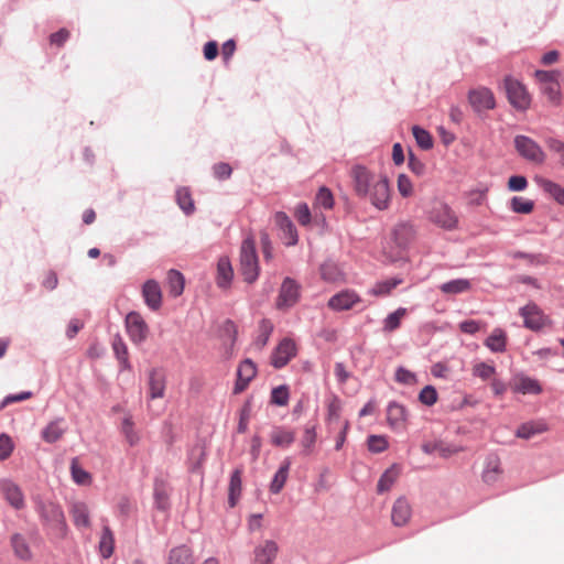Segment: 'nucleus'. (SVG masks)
Listing matches in <instances>:
<instances>
[{"label":"nucleus","mask_w":564,"mask_h":564,"mask_svg":"<svg viewBox=\"0 0 564 564\" xmlns=\"http://www.w3.org/2000/svg\"><path fill=\"white\" fill-rule=\"evenodd\" d=\"M350 176L358 197L368 200L378 210L389 208L391 192L387 176L376 174L362 165L354 166Z\"/></svg>","instance_id":"f257e3e1"},{"label":"nucleus","mask_w":564,"mask_h":564,"mask_svg":"<svg viewBox=\"0 0 564 564\" xmlns=\"http://www.w3.org/2000/svg\"><path fill=\"white\" fill-rule=\"evenodd\" d=\"M36 510L44 525L55 538L64 539L67 535L68 527L59 505L52 501H40L36 505Z\"/></svg>","instance_id":"f03ea898"},{"label":"nucleus","mask_w":564,"mask_h":564,"mask_svg":"<svg viewBox=\"0 0 564 564\" xmlns=\"http://www.w3.org/2000/svg\"><path fill=\"white\" fill-rule=\"evenodd\" d=\"M240 270L246 282L252 283L258 279L259 263L256 251V243L252 237L245 238L241 243Z\"/></svg>","instance_id":"7ed1b4c3"},{"label":"nucleus","mask_w":564,"mask_h":564,"mask_svg":"<svg viewBox=\"0 0 564 564\" xmlns=\"http://www.w3.org/2000/svg\"><path fill=\"white\" fill-rule=\"evenodd\" d=\"M534 77L541 85V93L547 98V100L553 105H560L562 97L561 85L558 80L561 77V72L557 69H538L534 72Z\"/></svg>","instance_id":"20e7f679"},{"label":"nucleus","mask_w":564,"mask_h":564,"mask_svg":"<svg viewBox=\"0 0 564 564\" xmlns=\"http://www.w3.org/2000/svg\"><path fill=\"white\" fill-rule=\"evenodd\" d=\"M0 494L3 500L14 510L25 508L26 499L21 486L10 477L0 478Z\"/></svg>","instance_id":"39448f33"},{"label":"nucleus","mask_w":564,"mask_h":564,"mask_svg":"<svg viewBox=\"0 0 564 564\" xmlns=\"http://www.w3.org/2000/svg\"><path fill=\"white\" fill-rule=\"evenodd\" d=\"M505 89L509 102L518 110H527L531 104V97L525 86L513 77H506Z\"/></svg>","instance_id":"423d86ee"},{"label":"nucleus","mask_w":564,"mask_h":564,"mask_svg":"<svg viewBox=\"0 0 564 564\" xmlns=\"http://www.w3.org/2000/svg\"><path fill=\"white\" fill-rule=\"evenodd\" d=\"M514 147L518 153L530 162L542 164L545 161L546 155L542 148L529 137L517 135L514 138Z\"/></svg>","instance_id":"0eeeda50"},{"label":"nucleus","mask_w":564,"mask_h":564,"mask_svg":"<svg viewBox=\"0 0 564 564\" xmlns=\"http://www.w3.org/2000/svg\"><path fill=\"white\" fill-rule=\"evenodd\" d=\"M519 313L523 317L524 327L531 330L538 332L551 325L550 317L535 303L527 304Z\"/></svg>","instance_id":"6e6552de"},{"label":"nucleus","mask_w":564,"mask_h":564,"mask_svg":"<svg viewBox=\"0 0 564 564\" xmlns=\"http://www.w3.org/2000/svg\"><path fill=\"white\" fill-rule=\"evenodd\" d=\"M124 324L129 338L133 344L140 345L147 339L149 327L140 313L134 311L128 313Z\"/></svg>","instance_id":"1a4fd4ad"},{"label":"nucleus","mask_w":564,"mask_h":564,"mask_svg":"<svg viewBox=\"0 0 564 564\" xmlns=\"http://www.w3.org/2000/svg\"><path fill=\"white\" fill-rule=\"evenodd\" d=\"M430 220L436 226L453 230L457 227L458 218L454 210L445 203H437L430 212Z\"/></svg>","instance_id":"9d476101"},{"label":"nucleus","mask_w":564,"mask_h":564,"mask_svg":"<svg viewBox=\"0 0 564 564\" xmlns=\"http://www.w3.org/2000/svg\"><path fill=\"white\" fill-rule=\"evenodd\" d=\"M300 299V285L291 278L284 279L276 300L280 310H288L294 306Z\"/></svg>","instance_id":"9b49d317"},{"label":"nucleus","mask_w":564,"mask_h":564,"mask_svg":"<svg viewBox=\"0 0 564 564\" xmlns=\"http://www.w3.org/2000/svg\"><path fill=\"white\" fill-rule=\"evenodd\" d=\"M470 106L476 112L494 109L496 106L494 94L486 87L473 89L468 94Z\"/></svg>","instance_id":"f8f14e48"},{"label":"nucleus","mask_w":564,"mask_h":564,"mask_svg":"<svg viewBox=\"0 0 564 564\" xmlns=\"http://www.w3.org/2000/svg\"><path fill=\"white\" fill-rule=\"evenodd\" d=\"M296 355V345L290 338L282 339L271 356V364L274 368L284 367Z\"/></svg>","instance_id":"ddd939ff"},{"label":"nucleus","mask_w":564,"mask_h":564,"mask_svg":"<svg viewBox=\"0 0 564 564\" xmlns=\"http://www.w3.org/2000/svg\"><path fill=\"white\" fill-rule=\"evenodd\" d=\"M360 296L352 290H343L328 300V307L333 311L340 312L352 308L360 303Z\"/></svg>","instance_id":"4468645a"},{"label":"nucleus","mask_w":564,"mask_h":564,"mask_svg":"<svg viewBox=\"0 0 564 564\" xmlns=\"http://www.w3.org/2000/svg\"><path fill=\"white\" fill-rule=\"evenodd\" d=\"M257 375V367L251 359H245L237 369V380L234 387V393H241Z\"/></svg>","instance_id":"2eb2a0df"},{"label":"nucleus","mask_w":564,"mask_h":564,"mask_svg":"<svg viewBox=\"0 0 564 564\" xmlns=\"http://www.w3.org/2000/svg\"><path fill=\"white\" fill-rule=\"evenodd\" d=\"M387 421L392 430L403 431L408 421V411L405 406L395 401L389 402L387 406Z\"/></svg>","instance_id":"dca6fc26"},{"label":"nucleus","mask_w":564,"mask_h":564,"mask_svg":"<svg viewBox=\"0 0 564 564\" xmlns=\"http://www.w3.org/2000/svg\"><path fill=\"white\" fill-rule=\"evenodd\" d=\"M142 297L150 310L158 311L162 305L160 284L155 280L145 281L142 286Z\"/></svg>","instance_id":"f3484780"},{"label":"nucleus","mask_w":564,"mask_h":564,"mask_svg":"<svg viewBox=\"0 0 564 564\" xmlns=\"http://www.w3.org/2000/svg\"><path fill=\"white\" fill-rule=\"evenodd\" d=\"M279 546L273 540H264L253 551L254 564H272L276 557Z\"/></svg>","instance_id":"a211bd4d"},{"label":"nucleus","mask_w":564,"mask_h":564,"mask_svg":"<svg viewBox=\"0 0 564 564\" xmlns=\"http://www.w3.org/2000/svg\"><path fill=\"white\" fill-rule=\"evenodd\" d=\"M67 431V424L63 417L51 421L41 432V437L48 444L59 441Z\"/></svg>","instance_id":"6ab92c4d"},{"label":"nucleus","mask_w":564,"mask_h":564,"mask_svg":"<svg viewBox=\"0 0 564 564\" xmlns=\"http://www.w3.org/2000/svg\"><path fill=\"white\" fill-rule=\"evenodd\" d=\"M149 397L150 399H161L164 397L166 378L162 370L151 369L149 371Z\"/></svg>","instance_id":"aec40b11"},{"label":"nucleus","mask_w":564,"mask_h":564,"mask_svg":"<svg viewBox=\"0 0 564 564\" xmlns=\"http://www.w3.org/2000/svg\"><path fill=\"white\" fill-rule=\"evenodd\" d=\"M412 516V508L404 497H399L392 507L391 519L394 525L402 527Z\"/></svg>","instance_id":"412c9836"},{"label":"nucleus","mask_w":564,"mask_h":564,"mask_svg":"<svg viewBox=\"0 0 564 564\" xmlns=\"http://www.w3.org/2000/svg\"><path fill=\"white\" fill-rule=\"evenodd\" d=\"M10 545L15 557L22 561L32 558V550L26 536L20 532H14L10 536Z\"/></svg>","instance_id":"4be33fe9"},{"label":"nucleus","mask_w":564,"mask_h":564,"mask_svg":"<svg viewBox=\"0 0 564 564\" xmlns=\"http://www.w3.org/2000/svg\"><path fill=\"white\" fill-rule=\"evenodd\" d=\"M511 388L514 392L522 394H539L542 391L538 380L524 375L516 376L513 378Z\"/></svg>","instance_id":"5701e85b"},{"label":"nucleus","mask_w":564,"mask_h":564,"mask_svg":"<svg viewBox=\"0 0 564 564\" xmlns=\"http://www.w3.org/2000/svg\"><path fill=\"white\" fill-rule=\"evenodd\" d=\"M69 513L72 516L75 527L78 529L90 528V516L88 506L83 501H75L72 503Z\"/></svg>","instance_id":"b1692460"},{"label":"nucleus","mask_w":564,"mask_h":564,"mask_svg":"<svg viewBox=\"0 0 564 564\" xmlns=\"http://www.w3.org/2000/svg\"><path fill=\"white\" fill-rule=\"evenodd\" d=\"M234 278V270L228 257L219 258L217 262L216 283L220 289H228Z\"/></svg>","instance_id":"393cba45"},{"label":"nucleus","mask_w":564,"mask_h":564,"mask_svg":"<svg viewBox=\"0 0 564 564\" xmlns=\"http://www.w3.org/2000/svg\"><path fill=\"white\" fill-rule=\"evenodd\" d=\"M271 443L278 447H289L295 440V433L283 426H275L270 433Z\"/></svg>","instance_id":"a878e982"},{"label":"nucleus","mask_w":564,"mask_h":564,"mask_svg":"<svg viewBox=\"0 0 564 564\" xmlns=\"http://www.w3.org/2000/svg\"><path fill=\"white\" fill-rule=\"evenodd\" d=\"M547 431V424L544 421H530L519 426L516 435L520 438L530 440L531 437Z\"/></svg>","instance_id":"bb28decb"},{"label":"nucleus","mask_w":564,"mask_h":564,"mask_svg":"<svg viewBox=\"0 0 564 564\" xmlns=\"http://www.w3.org/2000/svg\"><path fill=\"white\" fill-rule=\"evenodd\" d=\"M484 344L492 352H503L507 347V334L501 328H495Z\"/></svg>","instance_id":"cd10ccee"},{"label":"nucleus","mask_w":564,"mask_h":564,"mask_svg":"<svg viewBox=\"0 0 564 564\" xmlns=\"http://www.w3.org/2000/svg\"><path fill=\"white\" fill-rule=\"evenodd\" d=\"M422 451L425 454L438 453L440 456L448 458L459 452V448L454 445L445 444L444 442H426L422 445Z\"/></svg>","instance_id":"c85d7f7f"},{"label":"nucleus","mask_w":564,"mask_h":564,"mask_svg":"<svg viewBox=\"0 0 564 564\" xmlns=\"http://www.w3.org/2000/svg\"><path fill=\"white\" fill-rule=\"evenodd\" d=\"M291 467V459L285 458L281 466L279 467L278 471L275 473L271 484H270V491L272 494H279L282 488L284 487L288 477H289V470Z\"/></svg>","instance_id":"c756f323"},{"label":"nucleus","mask_w":564,"mask_h":564,"mask_svg":"<svg viewBox=\"0 0 564 564\" xmlns=\"http://www.w3.org/2000/svg\"><path fill=\"white\" fill-rule=\"evenodd\" d=\"M401 283V278H389L387 280L376 282L373 286L369 289L368 293L373 296H387Z\"/></svg>","instance_id":"7c9ffc66"},{"label":"nucleus","mask_w":564,"mask_h":564,"mask_svg":"<svg viewBox=\"0 0 564 564\" xmlns=\"http://www.w3.org/2000/svg\"><path fill=\"white\" fill-rule=\"evenodd\" d=\"M501 474L500 460L497 456L491 455L486 460V466L482 473V479L487 484L496 482Z\"/></svg>","instance_id":"2f4dec72"},{"label":"nucleus","mask_w":564,"mask_h":564,"mask_svg":"<svg viewBox=\"0 0 564 564\" xmlns=\"http://www.w3.org/2000/svg\"><path fill=\"white\" fill-rule=\"evenodd\" d=\"M115 549V538L113 533L109 527L105 525L102 528L101 536L99 540V552L104 558H109Z\"/></svg>","instance_id":"473e14b6"},{"label":"nucleus","mask_w":564,"mask_h":564,"mask_svg":"<svg viewBox=\"0 0 564 564\" xmlns=\"http://www.w3.org/2000/svg\"><path fill=\"white\" fill-rule=\"evenodd\" d=\"M538 184L545 193H547L558 204L564 206V187L553 181L545 178L538 180Z\"/></svg>","instance_id":"72a5a7b5"},{"label":"nucleus","mask_w":564,"mask_h":564,"mask_svg":"<svg viewBox=\"0 0 564 564\" xmlns=\"http://www.w3.org/2000/svg\"><path fill=\"white\" fill-rule=\"evenodd\" d=\"M399 467L393 465L390 468H388L380 477L377 490L378 492L382 494L391 489V487L394 485L399 477Z\"/></svg>","instance_id":"f704fd0d"},{"label":"nucleus","mask_w":564,"mask_h":564,"mask_svg":"<svg viewBox=\"0 0 564 564\" xmlns=\"http://www.w3.org/2000/svg\"><path fill=\"white\" fill-rule=\"evenodd\" d=\"M169 562L170 564H194L192 552L185 545L172 549L170 552Z\"/></svg>","instance_id":"c9c22d12"},{"label":"nucleus","mask_w":564,"mask_h":564,"mask_svg":"<svg viewBox=\"0 0 564 564\" xmlns=\"http://www.w3.org/2000/svg\"><path fill=\"white\" fill-rule=\"evenodd\" d=\"M70 475L74 482L79 486H88L91 484V475L80 467L77 458H73L70 462Z\"/></svg>","instance_id":"e433bc0d"},{"label":"nucleus","mask_w":564,"mask_h":564,"mask_svg":"<svg viewBox=\"0 0 564 564\" xmlns=\"http://www.w3.org/2000/svg\"><path fill=\"white\" fill-rule=\"evenodd\" d=\"M408 310L404 307H399L397 311L390 313L384 319H383V332L391 333L395 329H398L401 325L402 318L406 315Z\"/></svg>","instance_id":"4c0bfd02"},{"label":"nucleus","mask_w":564,"mask_h":564,"mask_svg":"<svg viewBox=\"0 0 564 564\" xmlns=\"http://www.w3.org/2000/svg\"><path fill=\"white\" fill-rule=\"evenodd\" d=\"M315 442H316V425L307 424L304 427L303 435L301 438V446L303 448L304 455H310L313 452Z\"/></svg>","instance_id":"58836bf2"},{"label":"nucleus","mask_w":564,"mask_h":564,"mask_svg":"<svg viewBox=\"0 0 564 564\" xmlns=\"http://www.w3.org/2000/svg\"><path fill=\"white\" fill-rule=\"evenodd\" d=\"M112 348L117 359L120 362L121 369H130V362L128 359V348L123 339L117 335L112 340Z\"/></svg>","instance_id":"ea45409f"},{"label":"nucleus","mask_w":564,"mask_h":564,"mask_svg":"<svg viewBox=\"0 0 564 564\" xmlns=\"http://www.w3.org/2000/svg\"><path fill=\"white\" fill-rule=\"evenodd\" d=\"M334 207V196L329 188L322 186L314 200V209H332Z\"/></svg>","instance_id":"a19ab883"},{"label":"nucleus","mask_w":564,"mask_h":564,"mask_svg":"<svg viewBox=\"0 0 564 564\" xmlns=\"http://www.w3.org/2000/svg\"><path fill=\"white\" fill-rule=\"evenodd\" d=\"M441 291L446 294H459L470 289V282L466 279H456L443 283L440 286Z\"/></svg>","instance_id":"79ce46f5"},{"label":"nucleus","mask_w":564,"mask_h":564,"mask_svg":"<svg viewBox=\"0 0 564 564\" xmlns=\"http://www.w3.org/2000/svg\"><path fill=\"white\" fill-rule=\"evenodd\" d=\"M241 495V471L236 469L230 477L229 482V505L235 507Z\"/></svg>","instance_id":"37998d69"},{"label":"nucleus","mask_w":564,"mask_h":564,"mask_svg":"<svg viewBox=\"0 0 564 564\" xmlns=\"http://www.w3.org/2000/svg\"><path fill=\"white\" fill-rule=\"evenodd\" d=\"M167 283L170 288V293L173 296H178L184 291V276L181 272L176 270H170L167 274Z\"/></svg>","instance_id":"c03bdc74"},{"label":"nucleus","mask_w":564,"mask_h":564,"mask_svg":"<svg viewBox=\"0 0 564 564\" xmlns=\"http://www.w3.org/2000/svg\"><path fill=\"white\" fill-rule=\"evenodd\" d=\"M413 236V228L408 224H400L393 230V237L398 246L405 247Z\"/></svg>","instance_id":"a18cd8bd"},{"label":"nucleus","mask_w":564,"mask_h":564,"mask_svg":"<svg viewBox=\"0 0 564 564\" xmlns=\"http://www.w3.org/2000/svg\"><path fill=\"white\" fill-rule=\"evenodd\" d=\"M176 200L180 208L186 214L189 215L194 212V203L191 196V193L187 188H180L176 192Z\"/></svg>","instance_id":"49530a36"},{"label":"nucleus","mask_w":564,"mask_h":564,"mask_svg":"<svg viewBox=\"0 0 564 564\" xmlns=\"http://www.w3.org/2000/svg\"><path fill=\"white\" fill-rule=\"evenodd\" d=\"M412 132L417 145L423 150H429L433 147V139L429 131L425 129L414 126Z\"/></svg>","instance_id":"de8ad7c7"},{"label":"nucleus","mask_w":564,"mask_h":564,"mask_svg":"<svg viewBox=\"0 0 564 564\" xmlns=\"http://www.w3.org/2000/svg\"><path fill=\"white\" fill-rule=\"evenodd\" d=\"M272 330H273V325L271 324V322H270V321H268V319H262V321L260 322V325H259V334H258V336H257V338H256V341H254V345H256L259 349L263 348V347L267 345V343H268V340H269V338H270V335H271Z\"/></svg>","instance_id":"09e8293b"},{"label":"nucleus","mask_w":564,"mask_h":564,"mask_svg":"<svg viewBox=\"0 0 564 564\" xmlns=\"http://www.w3.org/2000/svg\"><path fill=\"white\" fill-rule=\"evenodd\" d=\"M121 432L126 437V441L131 445H135L139 442V435L133 429V422L130 415L123 417L121 422Z\"/></svg>","instance_id":"8fccbe9b"},{"label":"nucleus","mask_w":564,"mask_h":564,"mask_svg":"<svg viewBox=\"0 0 564 564\" xmlns=\"http://www.w3.org/2000/svg\"><path fill=\"white\" fill-rule=\"evenodd\" d=\"M321 275L322 279L327 282H337L341 280V272L339 271L338 267L333 262H325L321 267Z\"/></svg>","instance_id":"3c124183"},{"label":"nucleus","mask_w":564,"mask_h":564,"mask_svg":"<svg viewBox=\"0 0 564 564\" xmlns=\"http://www.w3.org/2000/svg\"><path fill=\"white\" fill-rule=\"evenodd\" d=\"M289 399H290V392H289V388L285 384H282V386H279V387H275L272 389V391H271V403L272 404H275L279 406H284L289 403Z\"/></svg>","instance_id":"603ef678"},{"label":"nucleus","mask_w":564,"mask_h":564,"mask_svg":"<svg viewBox=\"0 0 564 564\" xmlns=\"http://www.w3.org/2000/svg\"><path fill=\"white\" fill-rule=\"evenodd\" d=\"M545 143L549 150L556 155L558 163L564 169V142L556 138H547Z\"/></svg>","instance_id":"864d4df0"},{"label":"nucleus","mask_w":564,"mask_h":564,"mask_svg":"<svg viewBox=\"0 0 564 564\" xmlns=\"http://www.w3.org/2000/svg\"><path fill=\"white\" fill-rule=\"evenodd\" d=\"M533 202L523 197H513L511 199V209L518 214H529L533 209Z\"/></svg>","instance_id":"5fc2aeb1"},{"label":"nucleus","mask_w":564,"mask_h":564,"mask_svg":"<svg viewBox=\"0 0 564 564\" xmlns=\"http://www.w3.org/2000/svg\"><path fill=\"white\" fill-rule=\"evenodd\" d=\"M496 373V368L486 362H478L473 367V375L482 380L490 379Z\"/></svg>","instance_id":"6e6d98bb"},{"label":"nucleus","mask_w":564,"mask_h":564,"mask_svg":"<svg viewBox=\"0 0 564 564\" xmlns=\"http://www.w3.org/2000/svg\"><path fill=\"white\" fill-rule=\"evenodd\" d=\"M395 380L406 386H414L417 382L416 375L404 367H399L395 370Z\"/></svg>","instance_id":"4d7b16f0"},{"label":"nucleus","mask_w":564,"mask_h":564,"mask_svg":"<svg viewBox=\"0 0 564 564\" xmlns=\"http://www.w3.org/2000/svg\"><path fill=\"white\" fill-rule=\"evenodd\" d=\"M294 215L302 226H308L312 221V214L306 203H300L295 207Z\"/></svg>","instance_id":"13d9d810"},{"label":"nucleus","mask_w":564,"mask_h":564,"mask_svg":"<svg viewBox=\"0 0 564 564\" xmlns=\"http://www.w3.org/2000/svg\"><path fill=\"white\" fill-rule=\"evenodd\" d=\"M14 443L8 434H0V460H6L12 454Z\"/></svg>","instance_id":"bf43d9fd"},{"label":"nucleus","mask_w":564,"mask_h":564,"mask_svg":"<svg viewBox=\"0 0 564 564\" xmlns=\"http://www.w3.org/2000/svg\"><path fill=\"white\" fill-rule=\"evenodd\" d=\"M388 447V441L382 435H371L368 438V448L372 453H381Z\"/></svg>","instance_id":"052dcab7"},{"label":"nucleus","mask_w":564,"mask_h":564,"mask_svg":"<svg viewBox=\"0 0 564 564\" xmlns=\"http://www.w3.org/2000/svg\"><path fill=\"white\" fill-rule=\"evenodd\" d=\"M154 500L159 509L165 510L169 505V495L163 485H155L154 488Z\"/></svg>","instance_id":"680f3d73"},{"label":"nucleus","mask_w":564,"mask_h":564,"mask_svg":"<svg viewBox=\"0 0 564 564\" xmlns=\"http://www.w3.org/2000/svg\"><path fill=\"white\" fill-rule=\"evenodd\" d=\"M419 400L425 405H433L437 401L435 388L432 386L424 387L419 394Z\"/></svg>","instance_id":"e2e57ef3"},{"label":"nucleus","mask_w":564,"mask_h":564,"mask_svg":"<svg viewBox=\"0 0 564 564\" xmlns=\"http://www.w3.org/2000/svg\"><path fill=\"white\" fill-rule=\"evenodd\" d=\"M398 191L401 196L409 197L413 193V184L410 177L405 174H400L398 177Z\"/></svg>","instance_id":"0e129e2a"},{"label":"nucleus","mask_w":564,"mask_h":564,"mask_svg":"<svg viewBox=\"0 0 564 564\" xmlns=\"http://www.w3.org/2000/svg\"><path fill=\"white\" fill-rule=\"evenodd\" d=\"M528 186V181L522 175H513L508 181V188L512 192L524 191Z\"/></svg>","instance_id":"69168bd1"},{"label":"nucleus","mask_w":564,"mask_h":564,"mask_svg":"<svg viewBox=\"0 0 564 564\" xmlns=\"http://www.w3.org/2000/svg\"><path fill=\"white\" fill-rule=\"evenodd\" d=\"M282 239L286 246H294L297 243L299 235L294 225L282 231Z\"/></svg>","instance_id":"338daca9"},{"label":"nucleus","mask_w":564,"mask_h":564,"mask_svg":"<svg viewBox=\"0 0 564 564\" xmlns=\"http://www.w3.org/2000/svg\"><path fill=\"white\" fill-rule=\"evenodd\" d=\"M274 221L281 231L293 225L290 217L283 212L275 213Z\"/></svg>","instance_id":"774afa93"}]
</instances>
